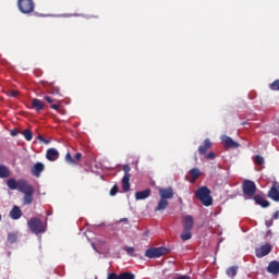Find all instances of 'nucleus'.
Listing matches in <instances>:
<instances>
[{
  "mask_svg": "<svg viewBox=\"0 0 279 279\" xmlns=\"http://www.w3.org/2000/svg\"><path fill=\"white\" fill-rule=\"evenodd\" d=\"M221 141L223 143L225 149H238V147H241V144H239L228 135H222Z\"/></svg>",
  "mask_w": 279,
  "mask_h": 279,
  "instance_id": "6e6552de",
  "label": "nucleus"
},
{
  "mask_svg": "<svg viewBox=\"0 0 279 279\" xmlns=\"http://www.w3.org/2000/svg\"><path fill=\"white\" fill-rule=\"evenodd\" d=\"M9 217H11V219H13L14 221H16L17 219H21V217H23V210H21V207L19 206H13Z\"/></svg>",
  "mask_w": 279,
  "mask_h": 279,
  "instance_id": "dca6fc26",
  "label": "nucleus"
},
{
  "mask_svg": "<svg viewBox=\"0 0 279 279\" xmlns=\"http://www.w3.org/2000/svg\"><path fill=\"white\" fill-rule=\"evenodd\" d=\"M270 253H271L270 244L262 245L260 247L255 250V254H256L257 258H264V256H267Z\"/></svg>",
  "mask_w": 279,
  "mask_h": 279,
  "instance_id": "9b49d317",
  "label": "nucleus"
},
{
  "mask_svg": "<svg viewBox=\"0 0 279 279\" xmlns=\"http://www.w3.org/2000/svg\"><path fill=\"white\" fill-rule=\"evenodd\" d=\"M27 226L33 234H43L46 232L45 225L39 218L33 217L27 221Z\"/></svg>",
  "mask_w": 279,
  "mask_h": 279,
  "instance_id": "20e7f679",
  "label": "nucleus"
},
{
  "mask_svg": "<svg viewBox=\"0 0 279 279\" xmlns=\"http://www.w3.org/2000/svg\"><path fill=\"white\" fill-rule=\"evenodd\" d=\"M190 175L192 177L193 182H195V180L202 175V171H199V168H193L190 170Z\"/></svg>",
  "mask_w": 279,
  "mask_h": 279,
  "instance_id": "5701e85b",
  "label": "nucleus"
},
{
  "mask_svg": "<svg viewBox=\"0 0 279 279\" xmlns=\"http://www.w3.org/2000/svg\"><path fill=\"white\" fill-rule=\"evenodd\" d=\"M10 169H8L5 165H0V179L5 180L7 178H10Z\"/></svg>",
  "mask_w": 279,
  "mask_h": 279,
  "instance_id": "412c9836",
  "label": "nucleus"
},
{
  "mask_svg": "<svg viewBox=\"0 0 279 279\" xmlns=\"http://www.w3.org/2000/svg\"><path fill=\"white\" fill-rule=\"evenodd\" d=\"M159 197L160 199L158 205L155 207V213L167 210V207L169 206L168 199H173V187L159 189Z\"/></svg>",
  "mask_w": 279,
  "mask_h": 279,
  "instance_id": "f03ea898",
  "label": "nucleus"
},
{
  "mask_svg": "<svg viewBox=\"0 0 279 279\" xmlns=\"http://www.w3.org/2000/svg\"><path fill=\"white\" fill-rule=\"evenodd\" d=\"M43 171H45V163L43 162H37L32 167L31 173L35 177V178H40V173H43Z\"/></svg>",
  "mask_w": 279,
  "mask_h": 279,
  "instance_id": "4468645a",
  "label": "nucleus"
},
{
  "mask_svg": "<svg viewBox=\"0 0 279 279\" xmlns=\"http://www.w3.org/2000/svg\"><path fill=\"white\" fill-rule=\"evenodd\" d=\"M52 95H60V88L59 87H53Z\"/></svg>",
  "mask_w": 279,
  "mask_h": 279,
  "instance_id": "ea45409f",
  "label": "nucleus"
},
{
  "mask_svg": "<svg viewBox=\"0 0 279 279\" xmlns=\"http://www.w3.org/2000/svg\"><path fill=\"white\" fill-rule=\"evenodd\" d=\"M123 171H124V175H130V171H132V168L130 167V165H124Z\"/></svg>",
  "mask_w": 279,
  "mask_h": 279,
  "instance_id": "2f4dec72",
  "label": "nucleus"
},
{
  "mask_svg": "<svg viewBox=\"0 0 279 279\" xmlns=\"http://www.w3.org/2000/svg\"><path fill=\"white\" fill-rule=\"evenodd\" d=\"M119 279H136V275H134V272L125 271L120 274Z\"/></svg>",
  "mask_w": 279,
  "mask_h": 279,
  "instance_id": "b1692460",
  "label": "nucleus"
},
{
  "mask_svg": "<svg viewBox=\"0 0 279 279\" xmlns=\"http://www.w3.org/2000/svg\"><path fill=\"white\" fill-rule=\"evenodd\" d=\"M11 136H19V134H21V131H19V129H12L10 131Z\"/></svg>",
  "mask_w": 279,
  "mask_h": 279,
  "instance_id": "f704fd0d",
  "label": "nucleus"
},
{
  "mask_svg": "<svg viewBox=\"0 0 279 279\" xmlns=\"http://www.w3.org/2000/svg\"><path fill=\"white\" fill-rule=\"evenodd\" d=\"M149 195H151V190L146 189L144 191H140L135 193V199H147V197H149Z\"/></svg>",
  "mask_w": 279,
  "mask_h": 279,
  "instance_id": "6ab92c4d",
  "label": "nucleus"
},
{
  "mask_svg": "<svg viewBox=\"0 0 279 279\" xmlns=\"http://www.w3.org/2000/svg\"><path fill=\"white\" fill-rule=\"evenodd\" d=\"M31 106L36 112H43L45 110V102L37 98L31 100Z\"/></svg>",
  "mask_w": 279,
  "mask_h": 279,
  "instance_id": "ddd939ff",
  "label": "nucleus"
},
{
  "mask_svg": "<svg viewBox=\"0 0 279 279\" xmlns=\"http://www.w3.org/2000/svg\"><path fill=\"white\" fill-rule=\"evenodd\" d=\"M17 7L22 14H32L36 4L34 3V0H17Z\"/></svg>",
  "mask_w": 279,
  "mask_h": 279,
  "instance_id": "39448f33",
  "label": "nucleus"
},
{
  "mask_svg": "<svg viewBox=\"0 0 279 279\" xmlns=\"http://www.w3.org/2000/svg\"><path fill=\"white\" fill-rule=\"evenodd\" d=\"M37 141H41V143H46V145L49 143V141L45 140V137H43V135H38Z\"/></svg>",
  "mask_w": 279,
  "mask_h": 279,
  "instance_id": "4c0bfd02",
  "label": "nucleus"
},
{
  "mask_svg": "<svg viewBox=\"0 0 279 279\" xmlns=\"http://www.w3.org/2000/svg\"><path fill=\"white\" fill-rule=\"evenodd\" d=\"M238 271H239V267L232 266V267L227 269V276H230L231 278H234V276H236Z\"/></svg>",
  "mask_w": 279,
  "mask_h": 279,
  "instance_id": "a878e982",
  "label": "nucleus"
},
{
  "mask_svg": "<svg viewBox=\"0 0 279 279\" xmlns=\"http://www.w3.org/2000/svg\"><path fill=\"white\" fill-rule=\"evenodd\" d=\"M274 219H279V211H276V213L274 214Z\"/></svg>",
  "mask_w": 279,
  "mask_h": 279,
  "instance_id": "a19ab883",
  "label": "nucleus"
},
{
  "mask_svg": "<svg viewBox=\"0 0 279 279\" xmlns=\"http://www.w3.org/2000/svg\"><path fill=\"white\" fill-rule=\"evenodd\" d=\"M9 97H19V92L17 90H9Z\"/></svg>",
  "mask_w": 279,
  "mask_h": 279,
  "instance_id": "c9c22d12",
  "label": "nucleus"
},
{
  "mask_svg": "<svg viewBox=\"0 0 279 279\" xmlns=\"http://www.w3.org/2000/svg\"><path fill=\"white\" fill-rule=\"evenodd\" d=\"M22 135L24 136L25 141H32V138H34V133H32V130L29 129L24 130Z\"/></svg>",
  "mask_w": 279,
  "mask_h": 279,
  "instance_id": "393cba45",
  "label": "nucleus"
},
{
  "mask_svg": "<svg viewBox=\"0 0 279 279\" xmlns=\"http://www.w3.org/2000/svg\"><path fill=\"white\" fill-rule=\"evenodd\" d=\"M0 221H1V214H0Z\"/></svg>",
  "mask_w": 279,
  "mask_h": 279,
  "instance_id": "a18cd8bd",
  "label": "nucleus"
},
{
  "mask_svg": "<svg viewBox=\"0 0 279 279\" xmlns=\"http://www.w3.org/2000/svg\"><path fill=\"white\" fill-rule=\"evenodd\" d=\"M123 250H124L125 253H128V254L131 255V256H132V255L134 254V252H135L134 247H132V246H124Z\"/></svg>",
  "mask_w": 279,
  "mask_h": 279,
  "instance_id": "c756f323",
  "label": "nucleus"
},
{
  "mask_svg": "<svg viewBox=\"0 0 279 279\" xmlns=\"http://www.w3.org/2000/svg\"><path fill=\"white\" fill-rule=\"evenodd\" d=\"M130 178H132V174H124L122 178V191H124V193L130 191Z\"/></svg>",
  "mask_w": 279,
  "mask_h": 279,
  "instance_id": "aec40b11",
  "label": "nucleus"
},
{
  "mask_svg": "<svg viewBox=\"0 0 279 279\" xmlns=\"http://www.w3.org/2000/svg\"><path fill=\"white\" fill-rule=\"evenodd\" d=\"M120 221H128V218H122L120 219Z\"/></svg>",
  "mask_w": 279,
  "mask_h": 279,
  "instance_id": "c03bdc74",
  "label": "nucleus"
},
{
  "mask_svg": "<svg viewBox=\"0 0 279 279\" xmlns=\"http://www.w3.org/2000/svg\"><path fill=\"white\" fill-rule=\"evenodd\" d=\"M180 239L181 241H191V239H193V233L191 232V230H183Z\"/></svg>",
  "mask_w": 279,
  "mask_h": 279,
  "instance_id": "4be33fe9",
  "label": "nucleus"
},
{
  "mask_svg": "<svg viewBox=\"0 0 279 279\" xmlns=\"http://www.w3.org/2000/svg\"><path fill=\"white\" fill-rule=\"evenodd\" d=\"M194 226L195 219H193V216L186 215L182 218L183 230H193Z\"/></svg>",
  "mask_w": 279,
  "mask_h": 279,
  "instance_id": "9d476101",
  "label": "nucleus"
},
{
  "mask_svg": "<svg viewBox=\"0 0 279 279\" xmlns=\"http://www.w3.org/2000/svg\"><path fill=\"white\" fill-rule=\"evenodd\" d=\"M117 193H119V186L113 185L110 190V195L111 197H114V195H117Z\"/></svg>",
  "mask_w": 279,
  "mask_h": 279,
  "instance_id": "7c9ffc66",
  "label": "nucleus"
},
{
  "mask_svg": "<svg viewBox=\"0 0 279 279\" xmlns=\"http://www.w3.org/2000/svg\"><path fill=\"white\" fill-rule=\"evenodd\" d=\"M46 158L50 162H56L60 158V151L56 148H49L46 153Z\"/></svg>",
  "mask_w": 279,
  "mask_h": 279,
  "instance_id": "f8f14e48",
  "label": "nucleus"
},
{
  "mask_svg": "<svg viewBox=\"0 0 279 279\" xmlns=\"http://www.w3.org/2000/svg\"><path fill=\"white\" fill-rule=\"evenodd\" d=\"M16 239H17V236H16L15 233H9V234H8V241H9L10 243H16Z\"/></svg>",
  "mask_w": 279,
  "mask_h": 279,
  "instance_id": "c85d7f7f",
  "label": "nucleus"
},
{
  "mask_svg": "<svg viewBox=\"0 0 279 279\" xmlns=\"http://www.w3.org/2000/svg\"><path fill=\"white\" fill-rule=\"evenodd\" d=\"M169 250L165 246L160 247H150L145 251L146 258H160V256H165Z\"/></svg>",
  "mask_w": 279,
  "mask_h": 279,
  "instance_id": "423d86ee",
  "label": "nucleus"
},
{
  "mask_svg": "<svg viewBox=\"0 0 279 279\" xmlns=\"http://www.w3.org/2000/svg\"><path fill=\"white\" fill-rule=\"evenodd\" d=\"M52 110H60V104H53L50 106Z\"/></svg>",
  "mask_w": 279,
  "mask_h": 279,
  "instance_id": "58836bf2",
  "label": "nucleus"
},
{
  "mask_svg": "<svg viewBox=\"0 0 279 279\" xmlns=\"http://www.w3.org/2000/svg\"><path fill=\"white\" fill-rule=\"evenodd\" d=\"M98 245H106V241L104 240L98 241Z\"/></svg>",
  "mask_w": 279,
  "mask_h": 279,
  "instance_id": "79ce46f5",
  "label": "nucleus"
},
{
  "mask_svg": "<svg viewBox=\"0 0 279 279\" xmlns=\"http://www.w3.org/2000/svg\"><path fill=\"white\" fill-rule=\"evenodd\" d=\"M266 226L269 228L271 227V222H266Z\"/></svg>",
  "mask_w": 279,
  "mask_h": 279,
  "instance_id": "37998d69",
  "label": "nucleus"
},
{
  "mask_svg": "<svg viewBox=\"0 0 279 279\" xmlns=\"http://www.w3.org/2000/svg\"><path fill=\"white\" fill-rule=\"evenodd\" d=\"M44 99H45V101H47L48 104H53V101H56V100H53V98H51L50 96H45Z\"/></svg>",
  "mask_w": 279,
  "mask_h": 279,
  "instance_id": "e433bc0d",
  "label": "nucleus"
},
{
  "mask_svg": "<svg viewBox=\"0 0 279 279\" xmlns=\"http://www.w3.org/2000/svg\"><path fill=\"white\" fill-rule=\"evenodd\" d=\"M270 90H279V80H276L269 85Z\"/></svg>",
  "mask_w": 279,
  "mask_h": 279,
  "instance_id": "cd10ccee",
  "label": "nucleus"
},
{
  "mask_svg": "<svg viewBox=\"0 0 279 279\" xmlns=\"http://www.w3.org/2000/svg\"><path fill=\"white\" fill-rule=\"evenodd\" d=\"M242 191L245 197H254V195H256V183L251 180H245L242 184Z\"/></svg>",
  "mask_w": 279,
  "mask_h": 279,
  "instance_id": "0eeeda50",
  "label": "nucleus"
},
{
  "mask_svg": "<svg viewBox=\"0 0 279 279\" xmlns=\"http://www.w3.org/2000/svg\"><path fill=\"white\" fill-rule=\"evenodd\" d=\"M7 186L10 191H19L23 193V205L29 206L34 202V185L26 179H9L7 180Z\"/></svg>",
  "mask_w": 279,
  "mask_h": 279,
  "instance_id": "f257e3e1",
  "label": "nucleus"
},
{
  "mask_svg": "<svg viewBox=\"0 0 279 279\" xmlns=\"http://www.w3.org/2000/svg\"><path fill=\"white\" fill-rule=\"evenodd\" d=\"M120 275H118L117 272H109L107 276V279H119Z\"/></svg>",
  "mask_w": 279,
  "mask_h": 279,
  "instance_id": "473e14b6",
  "label": "nucleus"
},
{
  "mask_svg": "<svg viewBox=\"0 0 279 279\" xmlns=\"http://www.w3.org/2000/svg\"><path fill=\"white\" fill-rule=\"evenodd\" d=\"M255 165H265V158H263L260 155L255 156Z\"/></svg>",
  "mask_w": 279,
  "mask_h": 279,
  "instance_id": "bb28decb",
  "label": "nucleus"
},
{
  "mask_svg": "<svg viewBox=\"0 0 279 279\" xmlns=\"http://www.w3.org/2000/svg\"><path fill=\"white\" fill-rule=\"evenodd\" d=\"M210 147H213V142H210V138H206L204 141V144L198 147V154L201 156H204V154H206L210 149Z\"/></svg>",
  "mask_w": 279,
  "mask_h": 279,
  "instance_id": "f3484780",
  "label": "nucleus"
},
{
  "mask_svg": "<svg viewBox=\"0 0 279 279\" xmlns=\"http://www.w3.org/2000/svg\"><path fill=\"white\" fill-rule=\"evenodd\" d=\"M195 195L203 206H213V196H210V189L207 186L199 187Z\"/></svg>",
  "mask_w": 279,
  "mask_h": 279,
  "instance_id": "7ed1b4c3",
  "label": "nucleus"
},
{
  "mask_svg": "<svg viewBox=\"0 0 279 279\" xmlns=\"http://www.w3.org/2000/svg\"><path fill=\"white\" fill-rule=\"evenodd\" d=\"M254 202L257 204V206H260L262 208H269L271 206V203L269 201L265 199L263 195H255Z\"/></svg>",
  "mask_w": 279,
  "mask_h": 279,
  "instance_id": "2eb2a0df",
  "label": "nucleus"
},
{
  "mask_svg": "<svg viewBox=\"0 0 279 279\" xmlns=\"http://www.w3.org/2000/svg\"><path fill=\"white\" fill-rule=\"evenodd\" d=\"M215 154L213 153V151H210V153H208V154H206L205 155V158L207 159V160H215Z\"/></svg>",
  "mask_w": 279,
  "mask_h": 279,
  "instance_id": "72a5a7b5",
  "label": "nucleus"
},
{
  "mask_svg": "<svg viewBox=\"0 0 279 279\" xmlns=\"http://www.w3.org/2000/svg\"><path fill=\"white\" fill-rule=\"evenodd\" d=\"M268 274H272L274 276H278L279 274V262L278 260H272L269 263L267 267Z\"/></svg>",
  "mask_w": 279,
  "mask_h": 279,
  "instance_id": "a211bd4d",
  "label": "nucleus"
},
{
  "mask_svg": "<svg viewBox=\"0 0 279 279\" xmlns=\"http://www.w3.org/2000/svg\"><path fill=\"white\" fill-rule=\"evenodd\" d=\"M64 160L68 165H73L74 167H77V162H80V160H82V153H76L74 155V158L71 155V153H66Z\"/></svg>",
  "mask_w": 279,
  "mask_h": 279,
  "instance_id": "1a4fd4ad",
  "label": "nucleus"
}]
</instances>
